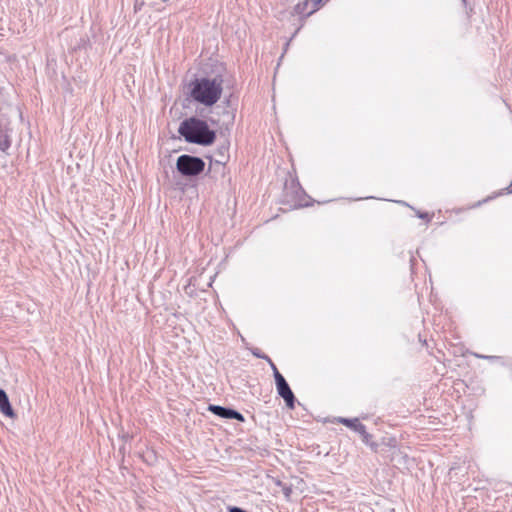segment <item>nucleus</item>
<instances>
[{
	"mask_svg": "<svg viewBox=\"0 0 512 512\" xmlns=\"http://www.w3.org/2000/svg\"><path fill=\"white\" fill-rule=\"evenodd\" d=\"M190 87V96L193 100L207 107H211L221 98L223 92V78L221 76L198 78L190 84Z\"/></svg>",
	"mask_w": 512,
	"mask_h": 512,
	"instance_id": "1",
	"label": "nucleus"
},
{
	"mask_svg": "<svg viewBox=\"0 0 512 512\" xmlns=\"http://www.w3.org/2000/svg\"><path fill=\"white\" fill-rule=\"evenodd\" d=\"M178 132L187 142L204 146L211 145L216 138L215 132L208 124L195 117L184 120Z\"/></svg>",
	"mask_w": 512,
	"mask_h": 512,
	"instance_id": "2",
	"label": "nucleus"
},
{
	"mask_svg": "<svg viewBox=\"0 0 512 512\" xmlns=\"http://www.w3.org/2000/svg\"><path fill=\"white\" fill-rule=\"evenodd\" d=\"M283 198L284 202L294 209L308 206L307 194L297 179H291L285 184Z\"/></svg>",
	"mask_w": 512,
	"mask_h": 512,
	"instance_id": "3",
	"label": "nucleus"
},
{
	"mask_svg": "<svg viewBox=\"0 0 512 512\" xmlns=\"http://www.w3.org/2000/svg\"><path fill=\"white\" fill-rule=\"evenodd\" d=\"M176 168L183 176H197L203 172L205 162L199 157L183 154L178 157Z\"/></svg>",
	"mask_w": 512,
	"mask_h": 512,
	"instance_id": "4",
	"label": "nucleus"
},
{
	"mask_svg": "<svg viewBox=\"0 0 512 512\" xmlns=\"http://www.w3.org/2000/svg\"><path fill=\"white\" fill-rule=\"evenodd\" d=\"M275 384L278 395L284 399L288 408L293 409L295 407L296 398L282 374L276 376Z\"/></svg>",
	"mask_w": 512,
	"mask_h": 512,
	"instance_id": "5",
	"label": "nucleus"
},
{
	"mask_svg": "<svg viewBox=\"0 0 512 512\" xmlns=\"http://www.w3.org/2000/svg\"><path fill=\"white\" fill-rule=\"evenodd\" d=\"M208 410L223 419H236L240 422H244L245 420L244 416L240 412L232 408L219 405H209Z\"/></svg>",
	"mask_w": 512,
	"mask_h": 512,
	"instance_id": "6",
	"label": "nucleus"
},
{
	"mask_svg": "<svg viewBox=\"0 0 512 512\" xmlns=\"http://www.w3.org/2000/svg\"><path fill=\"white\" fill-rule=\"evenodd\" d=\"M0 411L8 417L14 416V411L10 405L8 396L3 389H0Z\"/></svg>",
	"mask_w": 512,
	"mask_h": 512,
	"instance_id": "7",
	"label": "nucleus"
},
{
	"mask_svg": "<svg viewBox=\"0 0 512 512\" xmlns=\"http://www.w3.org/2000/svg\"><path fill=\"white\" fill-rule=\"evenodd\" d=\"M343 425L353 429L357 433H364V429L366 428L358 418H339L338 420Z\"/></svg>",
	"mask_w": 512,
	"mask_h": 512,
	"instance_id": "8",
	"label": "nucleus"
},
{
	"mask_svg": "<svg viewBox=\"0 0 512 512\" xmlns=\"http://www.w3.org/2000/svg\"><path fill=\"white\" fill-rule=\"evenodd\" d=\"M310 8H311V3L308 2V0H304L302 3H298L294 7V12L297 15H301V16H304V17H309L311 15V14H308Z\"/></svg>",
	"mask_w": 512,
	"mask_h": 512,
	"instance_id": "9",
	"label": "nucleus"
},
{
	"mask_svg": "<svg viewBox=\"0 0 512 512\" xmlns=\"http://www.w3.org/2000/svg\"><path fill=\"white\" fill-rule=\"evenodd\" d=\"M361 437H362V441L369 447H371L373 450H376L378 445L377 443L373 442L372 441V435L369 434L367 431H366V428L364 429V433H360Z\"/></svg>",
	"mask_w": 512,
	"mask_h": 512,
	"instance_id": "10",
	"label": "nucleus"
},
{
	"mask_svg": "<svg viewBox=\"0 0 512 512\" xmlns=\"http://www.w3.org/2000/svg\"><path fill=\"white\" fill-rule=\"evenodd\" d=\"M321 1L322 0H308V2L311 3V8L308 14H313L314 12H316L319 9V4L321 3Z\"/></svg>",
	"mask_w": 512,
	"mask_h": 512,
	"instance_id": "11",
	"label": "nucleus"
},
{
	"mask_svg": "<svg viewBox=\"0 0 512 512\" xmlns=\"http://www.w3.org/2000/svg\"><path fill=\"white\" fill-rule=\"evenodd\" d=\"M267 361L270 364L271 369L273 370L274 379L276 380V376H278V374H281V373L278 371L276 365L272 362V360L269 357H268Z\"/></svg>",
	"mask_w": 512,
	"mask_h": 512,
	"instance_id": "12",
	"label": "nucleus"
},
{
	"mask_svg": "<svg viewBox=\"0 0 512 512\" xmlns=\"http://www.w3.org/2000/svg\"><path fill=\"white\" fill-rule=\"evenodd\" d=\"M253 355L256 356L257 358H260V359H265L267 360L268 359V356L262 354L258 349L254 350L253 352Z\"/></svg>",
	"mask_w": 512,
	"mask_h": 512,
	"instance_id": "13",
	"label": "nucleus"
},
{
	"mask_svg": "<svg viewBox=\"0 0 512 512\" xmlns=\"http://www.w3.org/2000/svg\"><path fill=\"white\" fill-rule=\"evenodd\" d=\"M417 216L421 219H426L427 221H430V217L427 213L417 212Z\"/></svg>",
	"mask_w": 512,
	"mask_h": 512,
	"instance_id": "14",
	"label": "nucleus"
},
{
	"mask_svg": "<svg viewBox=\"0 0 512 512\" xmlns=\"http://www.w3.org/2000/svg\"><path fill=\"white\" fill-rule=\"evenodd\" d=\"M475 356L478 358H483V359H495L496 358L495 356H485V355H479V354H475Z\"/></svg>",
	"mask_w": 512,
	"mask_h": 512,
	"instance_id": "15",
	"label": "nucleus"
},
{
	"mask_svg": "<svg viewBox=\"0 0 512 512\" xmlns=\"http://www.w3.org/2000/svg\"><path fill=\"white\" fill-rule=\"evenodd\" d=\"M507 190V193H512V182L510 183V185L506 188Z\"/></svg>",
	"mask_w": 512,
	"mask_h": 512,
	"instance_id": "16",
	"label": "nucleus"
}]
</instances>
